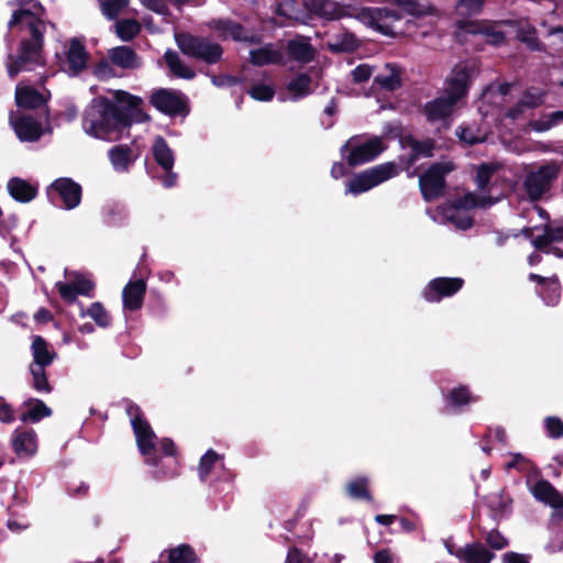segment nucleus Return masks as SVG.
Listing matches in <instances>:
<instances>
[{
  "instance_id": "obj_24",
  "label": "nucleus",
  "mask_w": 563,
  "mask_h": 563,
  "mask_svg": "<svg viewBox=\"0 0 563 563\" xmlns=\"http://www.w3.org/2000/svg\"><path fill=\"white\" fill-rule=\"evenodd\" d=\"M286 48L291 60L303 64L311 62L316 55L314 47L306 40H289Z\"/></svg>"
},
{
  "instance_id": "obj_51",
  "label": "nucleus",
  "mask_w": 563,
  "mask_h": 563,
  "mask_svg": "<svg viewBox=\"0 0 563 563\" xmlns=\"http://www.w3.org/2000/svg\"><path fill=\"white\" fill-rule=\"evenodd\" d=\"M128 3L129 0H104L101 2V11L109 20H114Z\"/></svg>"
},
{
  "instance_id": "obj_26",
  "label": "nucleus",
  "mask_w": 563,
  "mask_h": 563,
  "mask_svg": "<svg viewBox=\"0 0 563 563\" xmlns=\"http://www.w3.org/2000/svg\"><path fill=\"white\" fill-rule=\"evenodd\" d=\"M8 190L10 196L22 203L30 202L37 194L36 187L32 186L24 179L14 177L8 183Z\"/></svg>"
},
{
  "instance_id": "obj_22",
  "label": "nucleus",
  "mask_w": 563,
  "mask_h": 563,
  "mask_svg": "<svg viewBox=\"0 0 563 563\" xmlns=\"http://www.w3.org/2000/svg\"><path fill=\"white\" fill-rule=\"evenodd\" d=\"M33 362L31 365L47 367L57 356V353L49 349L48 342L41 335H34L31 345Z\"/></svg>"
},
{
  "instance_id": "obj_48",
  "label": "nucleus",
  "mask_w": 563,
  "mask_h": 563,
  "mask_svg": "<svg viewBox=\"0 0 563 563\" xmlns=\"http://www.w3.org/2000/svg\"><path fill=\"white\" fill-rule=\"evenodd\" d=\"M346 492L355 499L372 500V495L368 490V479L366 477H357L350 482Z\"/></svg>"
},
{
  "instance_id": "obj_44",
  "label": "nucleus",
  "mask_w": 563,
  "mask_h": 563,
  "mask_svg": "<svg viewBox=\"0 0 563 563\" xmlns=\"http://www.w3.org/2000/svg\"><path fill=\"white\" fill-rule=\"evenodd\" d=\"M46 367L30 365V373L32 375V387L42 394H51L53 390L48 382Z\"/></svg>"
},
{
  "instance_id": "obj_25",
  "label": "nucleus",
  "mask_w": 563,
  "mask_h": 563,
  "mask_svg": "<svg viewBox=\"0 0 563 563\" xmlns=\"http://www.w3.org/2000/svg\"><path fill=\"white\" fill-rule=\"evenodd\" d=\"M108 157L117 172H128L136 158L129 145H115L111 147L108 152Z\"/></svg>"
},
{
  "instance_id": "obj_30",
  "label": "nucleus",
  "mask_w": 563,
  "mask_h": 563,
  "mask_svg": "<svg viewBox=\"0 0 563 563\" xmlns=\"http://www.w3.org/2000/svg\"><path fill=\"white\" fill-rule=\"evenodd\" d=\"M444 400L449 408L456 409L477 401V397L472 394L468 386L459 385L445 394Z\"/></svg>"
},
{
  "instance_id": "obj_6",
  "label": "nucleus",
  "mask_w": 563,
  "mask_h": 563,
  "mask_svg": "<svg viewBox=\"0 0 563 563\" xmlns=\"http://www.w3.org/2000/svg\"><path fill=\"white\" fill-rule=\"evenodd\" d=\"M397 165L394 162L379 164L355 174L347 181L346 192L357 196L397 176Z\"/></svg>"
},
{
  "instance_id": "obj_37",
  "label": "nucleus",
  "mask_w": 563,
  "mask_h": 563,
  "mask_svg": "<svg viewBox=\"0 0 563 563\" xmlns=\"http://www.w3.org/2000/svg\"><path fill=\"white\" fill-rule=\"evenodd\" d=\"M401 146L410 147L418 158L432 157L435 150V141L431 137L419 141L412 135H407L401 139Z\"/></svg>"
},
{
  "instance_id": "obj_21",
  "label": "nucleus",
  "mask_w": 563,
  "mask_h": 563,
  "mask_svg": "<svg viewBox=\"0 0 563 563\" xmlns=\"http://www.w3.org/2000/svg\"><path fill=\"white\" fill-rule=\"evenodd\" d=\"M108 58L122 69H136L141 66V59L136 52L130 46H117L109 49Z\"/></svg>"
},
{
  "instance_id": "obj_42",
  "label": "nucleus",
  "mask_w": 563,
  "mask_h": 563,
  "mask_svg": "<svg viewBox=\"0 0 563 563\" xmlns=\"http://www.w3.org/2000/svg\"><path fill=\"white\" fill-rule=\"evenodd\" d=\"M223 457L218 454L214 450L209 449L199 461L198 465V475L199 479L203 483L208 482V478L211 474V471L214 468L216 464L222 460Z\"/></svg>"
},
{
  "instance_id": "obj_33",
  "label": "nucleus",
  "mask_w": 563,
  "mask_h": 563,
  "mask_svg": "<svg viewBox=\"0 0 563 563\" xmlns=\"http://www.w3.org/2000/svg\"><path fill=\"white\" fill-rule=\"evenodd\" d=\"M360 47V41L351 32H343L333 36L332 41L328 42V48L334 54L339 53H353Z\"/></svg>"
},
{
  "instance_id": "obj_4",
  "label": "nucleus",
  "mask_w": 563,
  "mask_h": 563,
  "mask_svg": "<svg viewBox=\"0 0 563 563\" xmlns=\"http://www.w3.org/2000/svg\"><path fill=\"white\" fill-rule=\"evenodd\" d=\"M175 41L184 55L202 60L207 65H214L222 58V46L208 37L183 32L176 34Z\"/></svg>"
},
{
  "instance_id": "obj_34",
  "label": "nucleus",
  "mask_w": 563,
  "mask_h": 563,
  "mask_svg": "<svg viewBox=\"0 0 563 563\" xmlns=\"http://www.w3.org/2000/svg\"><path fill=\"white\" fill-rule=\"evenodd\" d=\"M311 84L312 79L308 74L299 73L289 80L286 88L292 100H300L312 93Z\"/></svg>"
},
{
  "instance_id": "obj_17",
  "label": "nucleus",
  "mask_w": 563,
  "mask_h": 563,
  "mask_svg": "<svg viewBox=\"0 0 563 563\" xmlns=\"http://www.w3.org/2000/svg\"><path fill=\"white\" fill-rule=\"evenodd\" d=\"M88 59L89 53L87 52L84 43L77 37L71 38L66 52V60L69 73L74 76L79 75L87 68Z\"/></svg>"
},
{
  "instance_id": "obj_7",
  "label": "nucleus",
  "mask_w": 563,
  "mask_h": 563,
  "mask_svg": "<svg viewBox=\"0 0 563 563\" xmlns=\"http://www.w3.org/2000/svg\"><path fill=\"white\" fill-rule=\"evenodd\" d=\"M358 137V135H354L341 146L342 154L350 151L346 156V163L350 167H356L369 163L387 148L380 136H372L362 144H357Z\"/></svg>"
},
{
  "instance_id": "obj_56",
  "label": "nucleus",
  "mask_w": 563,
  "mask_h": 563,
  "mask_svg": "<svg viewBox=\"0 0 563 563\" xmlns=\"http://www.w3.org/2000/svg\"><path fill=\"white\" fill-rule=\"evenodd\" d=\"M485 2L486 0H459L456 9L462 14L476 15L482 11Z\"/></svg>"
},
{
  "instance_id": "obj_52",
  "label": "nucleus",
  "mask_w": 563,
  "mask_h": 563,
  "mask_svg": "<svg viewBox=\"0 0 563 563\" xmlns=\"http://www.w3.org/2000/svg\"><path fill=\"white\" fill-rule=\"evenodd\" d=\"M511 499L503 493L499 495L490 496L488 499V507L496 516H501L508 511Z\"/></svg>"
},
{
  "instance_id": "obj_64",
  "label": "nucleus",
  "mask_w": 563,
  "mask_h": 563,
  "mask_svg": "<svg viewBox=\"0 0 563 563\" xmlns=\"http://www.w3.org/2000/svg\"><path fill=\"white\" fill-rule=\"evenodd\" d=\"M0 421L11 423L14 421V411L10 404L3 397H0Z\"/></svg>"
},
{
  "instance_id": "obj_46",
  "label": "nucleus",
  "mask_w": 563,
  "mask_h": 563,
  "mask_svg": "<svg viewBox=\"0 0 563 563\" xmlns=\"http://www.w3.org/2000/svg\"><path fill=\"white\" fill-rule=\"evenodd\" d=\"M115 26L117 35L124 42L132 41L141 32V25L134 19L121 20Z\"/></svg>"
},
{
  "instance_id": "obj_12",
  "label": "nucleus",
  "mask_w": 563,
  "mask_h": 563,
  "mask_svg": "<svg viewBox=\"0 0 563 563\" xmlns=\"http://www.w3.org/2000/svg\"><path fill=\"white\" fill-rule=\"evenodd\" d=\"M54 194L60 198L66 210H73L81 201L82 188L71 178L60 177L55 179L47 188V195L52 200Z\"/></svg>"
},
{
  "instance_id": "obj_35",
  "label": "nucleus",
  "mask_w": 563,
  "mask_h": 563,
  "mask_svg": "<svg viewBox=\"0 0 563 563\" xmlns=\"http://www.w3.org/2000/svg\"><path fill=\"white\" fill-rule=\"evenodd\" d=\"M164 59L170 73L175 77L187 80L194 79L196 77V73L181 62L179 55L175 51H166L164 54Z\"/></svg>"
},
{
  "instance_id": "obj_43",
  "label": "nucleus",
  "mask_w": 563,
  "mask_h": 563,
  "mask_svg": "<svg viewBox=\"0 0 563 563\" xmlns=\"http://www.w3.org/2000/svg\"><path fill=\"white\" fill-rule=\"evenodd\" d=\"M528 278L530 282H534L550 291L551 302L556 301L560 298L561 285L556 275L543 277L539 274L530 273Z\"/></svg>"
},
{
  "instance_id": "obj_1",
  "label": "nucleus",
  "mask_w": 563,
  "mask_h": 563,
  "mask_svg": "<svg viewBox=\"0 0 563 563\" xmlns=\"http://www.w3.org/2000/svg\"><path fill=\"white\" fill-rule=\"evenodd\" d=\"M114 101L107 97L93 98L85 109L82 128L87 134L96 139L120 140L133 122L142 123L150 120L141 109L143 100L123 90H117Z\"/></svg>"
},
{
  "instance_id": "obj_55",
  "label": "nucleus",
  "mask_w": 563,
  "mask_h": 563,
  "mask_svg": "<svg viewBox=\"0 0 563 563\" xmlns=\"http://www.w3.org/2000/svg\"><path fill=\"white\" fill-rule=\"evenodd\" d=\"M544 428L549 438H563V421L555 416H549L544 419Z\"/></svg>"
},
{
  "instance_id": "obj_63",
  "label": "nucleus",
  "mask_w": 563,
  "mask_h": 563,
  "mask_svg": "<svg viewBox=\"0 0 563 563\" xmlns=\"http://www.w3.org/2000/svg\"><path fill=\"white\" fill-rule=\"evenodd\" d=\"M553 243L552 239H551V235H550V232L549 230L547 229V227L544 225V233L541 234V235H538L537 238H534L532 240V245L541 251V252H544V253H550V247L549 245Z\"/></svg>"
},
{
  "instance_id": "obj_60",
  "label": "nucleus",
  "mask_w": 563,
  "mask_h": 563,
  "mask_svg": "<svg viewBox=\"0 0 563 563\" xmlns=\"http://www.w3.org/2000/svg\"><path fill=\"white\" fill-rule=\"evenodd\" d=\"M351 75L355 84H363L371 78L372 67L367 64H361L352 70Z\"/></svg>"
},
{
  "instance_id": "obj_18",
  "label": "nucleus",
  "mask_w": 563,
  "mask_h": 563,
  "mask_svg": "<svg viewBox=\"0 0 563 563\" xmlns=\"http://www.w3.org/2000/svg\"><path fill=\"white\" fill-rule=\"evenodd\" d=\"M146 294V283L140 278L129 282L122 290V300L124 309L129 311L140 310L144 302Z\"/></svg>"
},
{
  "instance_id": "obj_36",
  "label": "nucleus",
  "mask_w": 563,
  "mask_h": 563,
  "mask_svg": "<svg viewBox=\"0 0 563 563\" xmlns=\"http://www.w3.org/2000/svg\"><path fill=\"white\" fill-rule=\"evenodd\" d=\"M25 406L32 405V408L20 416L22 422H38L44 418L52 416V409L41 399L30 398L24 402Z\"/></svg>"
},
{
  "instance_id": "obj_11",
  "label": "nucleus",
  "mask_w": 563,
  "mask_h": 563,
  "mask_svg": "<svg viewBox=\"0 0 563 563\" xmlns=\"http://www.w3.org/2000/svg\"><path fill=\"white\" fill-rule=\"evenodd\" d=\"M464 285L461 277H437L431 279L422 290V297L428 302H440L443 298L452 297Z\"/></svg>"
},
{
  "instance_id": "obj_14",
  "label": "nucleus",
  "mask_w": 563,
  "mask_h": 563,
  "mask_svg": "<svg viewBox=\"0 0 563 563\" xmlns=\"http://www.w3.org/2000/svg\"><path fill=\"white\" fill-rule=\"evenodd\" d=\"M455 107L456 106L450 100L440 96L426 102L422 107L421 113L426 117V120L429 123L441 122L444 128H449Z\"/></svg>"
},
{
  "instance_id": "obj_59",
  "label": "nucleus",
  "mask_w": 563,
  "mask_h": 563,
  "mask_svg": "<svg viewBox=\"0 0 563 563\" xmlns=\"http://www.w3.org/2000/svg\"><path fill=\"white\" fill-rule=\"evenodd\" d=\"M158 454L163 457L177 459V448L175 442L170 438H163L159 441V448H157Z\"/></svg>"
},
{
  "instance_id": "obj_5",
  "label": "nucleus",
  "mask_w": 563,
  "mask_h": 563,
  "mask_svg": "<svg viewBox=\"0 0 563 563\" xmlns=\"http://www.w3.org/2000/svg\"><path fill=\"white\" fill-rule=\"evenodd\" d=\"M561 172L560 165L555 161H550L536 170L527 173L523 179V190L530 202L540 201L548 194L553 183L558 179Z\"/></svg>"
},
{
  "instance_id": "obj_57",
  "label": "nucleus",
  "mask_w": 563,
  "mask_h": 563,
  "mask_svg": "<svg viewBox=\"0 0 563 563\" xmlns=\"http://www.w3.org/2000/svg\"><path fill=\"white\" fill-rule=\"evenodd\" d=\"M477 206H478L477 197L474 194L468 192L462 197L454 199L451 202L450 208L457 211V210H471Z\"/></svg>"
},
{
  "instance_id": "obj_15",
  "label": "nucleus",
  "mask_w": 563,
  "mask_h": 563,
  "mask_svg": "<svg viewBox=\"0 0 563 563\" xmlns=\"http://www.w3.org/2000/svg\"><path fill=\"white\" fill-rule=\"evenodd\" d=\"M55 287L62 299L71 305L77 300L78 295L91 297L95 284L82 274H77L71 283L57 282Z\"/></svg>"
},
{
  "instance_id": "obj_40",
  "label": "nucleus",
  "mask_w": 563,
  "mask_h": 563,
  "mask_svg": "<svg viewBox=\"0 0 563 563\" xmlns=\"http://www.w3.org/2000/svg\"><path fill=\"white\" fill-rule=\"evenodd\" d=\"M393 2L400 7L407 14L415 18H423L437 13V9L433 5L422 4L419 0H393Z\"/></svg>"
},
{
  "instance_id": "obj_41",
  "label": "nucleus",
  "mask_w": 563,
  "mask_h": 563,
  "mask_svg": "<svg viewBox=\"0 0 563 563\" xmlns=\"http://www.w3.org/2000/svg\"><path fill=\"white\" fill-rule=\"evenodd\" d=\"M499 167V164L496 163H482L477 166L474 180L478 190L483 192L489 191L490 180Z\"/></svg>"
},
{
  "instance_id": "obj_50",
  "label": "nucleus",
  "mask_w": 563,
  "mask_h": 563,
  "mask_svg": "<svg viewBox=\"0 0 563 563\" xmlns=\"http://www.w3.org/2000/svg\"><path fill=\"white\" fill-rule=\"evenodd\" d=\"M544 92L539 89L529 88L519 100L521 101V106H525L527 109H534L544 102Z\"/></svg>"
},
{
  "instance_id": "obj_13",
  "label": "nucleus",
  "mask_w": 563,
  "mask_h": 563,
  "mask_svg": "<svg viewBox=\"0 0 563 563\" xmlns=\"http://www.w3.org/2000/svg\"><path fill=\"white\" fill-rule=\"evenodd\" d=\"M471 86V73L466 66H455L445 79L444 98L455 106L465 98Z\"/></svg>"
},
{
  "instance_id": "obj_53",
  "label": "nucleus",
  "mask_w": 563,
  "mask_h": 563,
  "mask_svg": "<svg viewBox=\"0 0 563 563\" xmlns=\"http://www.w3.org/2000/svg\"><path fill=\"white\" fill-rule=\"evenodd\" d=\"M486 545L492 550H503L509 545V541L504 537L499 530L493 529L488 531L484 537Z\"/></svg>"
},
{
  "instance_id": "obj_39",
  "label": "nucleus",
  "mask_w": 563,
  "mask_h": 563,
  "mask_svg": "<svg viewBox=\"0 0 563 563\" xmlns=\"http://www.w3.org/2000/svg\"><path fill=\"white\" fill-rule=\"evenodd\" d=\"M12 445L16 454H32L36 448L35 432L33 430H16Z\"/></svg>"
},
{
  "instance_id": "obj_62",
  "label": "nucleus",
  "mask_w": 563,
  "mask_h": 563,
  "mask_svg": "<svg viewBox=\"0 0 563 563\" xmlns=\"http://www.w3.org/2000/svg\"><path fill=\"white\" fill-rule=\"evenodd\" d=\"M141 3L148 10L162 14H169V9L166 0H140Z\"/></svg>"
},
{
  "instance_id": "obj_8",
  "label": "nucleus",
  "mask_w": 563,
  "mask_h": 563,
  "mask_svg": "<svg viewBox=\"0 0 563 563\" xmlns=\"http://www.w3.org/2000/svg\"><path fill=\"white\" fill-rule=\"evenodd\" d=\"M453 169L454 165L451 162H438L429 166L419 178V188L424 201L432 202L444 195L445 176Z\"/></svg>"
},
{
  "instance_id": "obj_29",
  "label": "nucleus",
  "mask_w": 563,
  "mask_h": 563,
  "mask_svg": "<svg viewBox=\"0 0 563 563\" xmlns=\"http://www.w3.org/2000/svg\"><path fill=\"white\" fill-rule=\"evenodd\" d=\"M532 495L537 500L549 505L550 507L558 505V500H560V497L562 496L548 479L543 478L536 482L532 487Z\"/></svg>"
},
{
  "instance_id": "obj_16",
  "label": "nucleus",
  "mask_w": 563,
  "mask_h": 563,
  "mask_svg": "<svg viewBox=\"0 0 563 563\" xmlns=\"http://www.w3.org/2000/svg\"><path fill=\"white\" fill-rule=\"evenodd\" d=\"M306 10L325 20H339L346 15L345 8L333 0H305Z\"/></svg>"
},
{
  "instance_id": "obj_9",
  "label": "nucleus",
  "mask_w": 563,
  "mask_h": 563,
  "mask_svg": "<svg viewBox=\"0 0 563 563\" xmlns=\"http://www.w3.org/2000/svg\"><path fill=\"white\" fill-rule=\"evenodd\" d=\"M150 103L163 114L169 117H186L190 112L187 97L168 88H159L150 97Z\"/></svg>"
},
{
  "instance_id": "obj_54",
  "label": "nucleus",
  "mask_w": 563,
  "mask_h": 563,
  "mask_svg": "<svg viewBox=\"0 0 563 563\" xmlns=\"http://www.w3.org/2000/svg\"><path fill=\"white\" fill-rule=\"evenodd\" d=\"M249 95L257 101H271L275 96V89L265 84H257L252 86Z\"/></svg>"
},
{
  "instance_id": "obj_47",
  "label": "nucleus",
  "mask_w": 563,
  "mask_h": 563,
  "mask_svg": "<svg viewBox=\"0 0 563 563\" xmlns=\"http://www.w3.org/2000/svg\"><path fill=\"white\" fill-rule=\"evenodd\" d=\"M563 121V110L544 114L538 120H532L530 126L537 132H545Z\"/></svg>"
},
{
  "instance_id": "obj_10",
  "label": "nucleus",
  "mask_w": 563,
  "mask_h": 563,
  "mask_svg": "<svg viewBox=\"0 0 563 563\" xmlns=\"http://www.w3.org/2000/svg\"><path fill=\"white\" fill-rule=\"evenodd\" d=\"M357 18L384 35L395 34L391 22L400 21L399 11L389 8H362Z\"/></svg>"
},
{
  "instance_id": "obj_38",
  "label": "nucleus",
  "mask_w": 563,
  "mask_h": 563,
  "mask_svg": "<svg viewBox=\"0 0 563 563\" xmlns=\"http://www.w3.org/2000/svg\"><path fill=\"white\" fill-rule=\"evenodd\" d=\"M168 563H199V558L194 548L188 543H181L166 550Z\"/></svg>"
},
{
  "instance_id": "obj_3",
  "label": "nucleus",
  "mask_w": 563,
  "mask_h": 563,
  "mask_svg": "<svg viewBox=\"0 0 563 563\" xmlns=\"http://www.w3.org/2000/svg\"><path fill=\"white\" fill-rule=\"evenodd\" d=\"M125 410L131 420L137 449L144 457L145 464L158 463L159 460L155 457V452L158 451L155 443L156 434L144 417L141 407L134 402H129Z\"/></svg>"
},
{
  "instance_id": "obj_23",
  "label": "nucleus",
  "mask_w": 563,
  "mask_h": 563,
  "mask_svg": "<svg viewBox=\"0 0 563 563\" xmlns=\"http://www.w3.org/2000/svg\"><path fill=\"white\" fill-rule=\"evenodd\" d=\"M152 154L154 161L162 167L163 170L173 169L175 164L174 152L162 135H157L155 137L152 145Z\"/></svg>"
},
{
  "instance_id": "obj_31",
  "label": "nucleus",
  "mask_w": 563,
  "mask_h": 563,
  "mask_svg": "<svg viewBox=\"0 0 563 563\" xmlns=\"http://www.w3.org/2000/svg\"><path fill=\"white\" fill-rule=\"evenodd\" d=\"M385 69H387L389 74L375 76L374 84L390 92L399 89L402 86L400 67L396 64L387 63Z\"/></svg>"
},
{
  "instance_id": "obj_61",
  "label": "nucleus",
  "mask_w": 563,
  "mask_h": 563,
  "mask_svg": "<svg viewBox=\"0 0 563 563\" xmlns=\"http://www.w3.org/2000/svg\"><path fill=\"white\" fill-rule=\"evenodd\" d=\"M456 135L461 142L467 145H475L482 142V139H479L468 126H460L456 131Z\"/></svg>"
},
{
  "instance_id": "obj_19",
  "label": "nucleus",
  "mask_w": 563,
  "mask_h": 563,
  "mask_svg": "<svg viewBox=\"0 0 563 563\" xmlns=\"http://www.w3.org/2000/svg\"><path fill=\"white\" fill-rule=\"evenodd\" d=\"M13 129L22 142H36L44 131L42 124L31 115H21L13 121Z\"/></svg>"
},
{
  "instance_id": "obj_49",
  "label": "nucleus",
  "mask_w": 563,
  "mask_h": 563,
  "mask_svg": "<svg viewBox=\"0 0 563 563\" xmlns=\"http://www.w3.org/2000/svg\"><path fill=\"white\" fill-rule=\"evenodd\" d=\"M87 314L99 325L100 328H108L111 324V317L106 310L103 305L99 301L92 302L87 311Z\"/></svg>"
},
{
  "instance_id": "obj_45",
  "label": "nucleus",
  "mask_w": 563,
  "mask_h": 563,
  "mask_svg": "<svg viewBox=\"0 0 563 563\" xmlns=\"http://www.w3.org/2000/svg\"><path fill=\"white\" fill-rule=\"evenodd\" d=\"M212 26L217 31L230 35L235 41H240L243 38V33H244L243 25L238 22H234L230 19L213 20Z\"/></svg>"
},
{
  "instance_id": "obj_28",
  "label": "nucleus",
  "mask_w": 563,
  "mask_h": 563,
  "mask_svg": "<svg viewBox=\"0 0 563 563\" xmlns=\"http://www.w3.org/2000/svg\"><path fill=\"white\" fill-rule=\"evenodd\" d=\"M250 55V60L255 66L284 64L283 53L278 49H274L271 45L252 49Z\"/></svg>"
},
{
  "instance_id": "obj_27",
  "label": "nucleus",
  "mask_w": 563,
  "mask_h": 563,
  "mask_svg": "<svg viewBox=\"0 0 563 563\" xmlns=\"http://www.w3.org/2000/svg\"><path fill=\"white\" fill-rule=\"evenodd\" d=\"M16 106L24 109H38L45 104L44 96L33 87L18 88L15 91Z\"/></svg>"
},
{
  "instance_id": "obj_20",
  "label": "nucleus",
  "mask_w": 563,
  "mask_h": 563,
  "mask_svg": "<svg viewBox=\"0 0 563 563\" xmlns=\"http://www.w3.org/2000/svg\"><path fill=\"white\" fill-rule=\"evenodd\" d=\"M456 556L464 563H490L495 554L481 542L467 543L460 548Z\"/></svg>"
},
{
  "instance_id": "obj_58",
  "label": "nucleus",
  "mask_w": 563,
  "mask_h": 563,
  "mask_svg": "<svg viewBox=\"0 0 563 563\" xmlns=\"http://www.w3.org/2000/svg\"><path fill=\"white\" fill-rule=\"evenodd\" d=\"M109 59L99 60L93 68V74L100 79H108L114 76V69Z\"/></svg>"
},
{
  "instance_id": "obj_2",
  "label": "nucleus",
  "mask_w": 563,
  "mask_h": 563,
  "mask_svg": "<svg viewBox=\"0 0 563 563\" xmlns=\"http://www.w3.org/2000/svg\"><path fill=\"white\" fill-rule=\"evenodd\" d=\"M23 25L27 27L30 36L21 40L16 55L8 57V75L11 79L21 71L33 70L35 66L44 63L43 47L46 30L44 21L30 9H18L13 11L8 27L13 30Z\"/></svg>"
},
{
  "instance_id": "obj_32",
  "label": "nucleus",
  "mask_w": 563,
  "mask_h": 563,
  "mask_svg": "<svg viewBox=\"0 0 563 563\" xmlns=\"http://www.w3.org/2000/svg\"><path fill=\"white\" fill-rule=\"evenodd\" d=\"M155 457L159 460L156 464H148L154 467L152 472V476L157 481L172 479L179 474V463L177 459H169L167 461L158 454V451L155 452Z\"/></svg>"
}]
</instances>
